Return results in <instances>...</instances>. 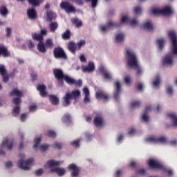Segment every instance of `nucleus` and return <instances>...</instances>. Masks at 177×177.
<instances>
[{
	"mask_svg": "<svg viewBox=\"0 0 177 177\" xmlns=\"http://www.w3.org/2000/svg\"><path fill=\"white\" fill-rule=\"evenodd\" d=\"M126 60L127 66L136 70V75L142 74V69L138 64L136 54L130 49H126Z\"/></svg>",
	"mask_w": 177,
	"mask_h": 177,
	"instance_id": "f257e3e1",
	"label": "nucleus"
},
{
	"mask_svg": "<svg viewBox=\"0 0 177 177\" xmlns=\"http://www.w3.org/2000/svg\"><path fill=\"white\" fill-rule=\"evenodd\" d=\"M129 22H130V19L127 16H123L122 17V19L120 23L114 22L113 21H108V24H106V26H101V31L106 32L107 31H109L112 28L120 27L122 24H129Z\"/></svg>",
	"mask_w": 177,
	"mask_h": 177,
	"instance_id": "f03ea898",
	"label": "nucleus"
},
{
	"mask_svg": "<svg viewBox=\"0 0 177 177\" xmlns=\"http://www.w3.org/2000/svg\"><path fill=\"white\" fill-rule=\"evenodd\" d=\"M81 95V91L80 90L72 91L71 93L66 92L65 96L63 97V104L64 106L67 107L71 104L72 100H77Z\"/></svg>",
	"mask_w": 177,
	"mask_h": 177,
	"instance_id": "7ed1b4c3",
	"label": "nucleus"
},
{
	"mask_svg": "<svg viewBox=\"0 0 177 177\" xmlns=\"http://www.w3.org/2000/svg\"><path fill=\"white\" fill-rule=\"evenodd\" d=\"M168 37L171 41L172 47H171V53L174 55H177V36L174 31L171 30L168 32Z\"/></svg>",
	"mask_w": 177,
	"mask_h": 177,
	"instance_id": "20e7f679",
	"label": "nucleus"
},
{
	"mask_svg": "<svg viewBox=\"0 0 177 177\" xmlns=\"http://www.w3.org/2000/svg\"><path fill=\"white\" fill-rule=\"evenodd\" d=\"M33 158H30V159H28L27 160H23V159H21L18 162V166L21 169L28 171L30 169L29 166L33 162Z\"/></svg>",
	"mask_w": 177,
	"mask_h": 177,
	"instance_id": "39448f33",
	"label": "nucleus"
},
{
	"mask_svg": "<svg viewBox=\"0 0 177 177\" xmlns=\"http://www.w3.org/2000/svg\"><path fill=\"white\" fill-rule=\"evenodd\" d=\"M53 73H54L55 77L59 81V84H60L61 86H63L64 85L63 80L64 79L66 75H65L63 71L60 68H55L53 70Z\"/></svg>",
	"mask_w": 177,
	"mask_h": 177,
	"instance_id": "423d86ee",
	"label": "nucleus"
},
{
	"mask_svg": "<svg viewBox=\"0 0 177 177\" xmlns=\"http://www.w3.org/2000/svg\"><path fill=\"white\" fill-rule=\"evenodd\" d=\"M53 53L56 59H67V55L64 52V50L60 46L55 47Z\"/></svg>",
	"mask_w": 177,
	"mask_h": 177,
	"instance_id": "0eeeda50",
	"label": "nucleus"
},
{
	"mask_svg": "<svg viewBox=\"0 0 177 177\" xmlns=\"http://www.w3.org/2000/svg\"><path fill=\"white\" fill-rule=\"evenodd\" d=\"M68 169L71 171V177H78L80 172L81 169L75 163H71L69 166H68Z\"/></svg>",
	"mask_w": 177,
	"mask_h": 177,
	"instance_id": "6e6552de",
	"label": "nucleus"
},
{
	"mask_svg": "<svg viewBox=\"0 0 177 177\" xmlns=\"http://www.w3.org/2000/svg\"><path fill=\"white\" fill-rule=\"evenodd\" d=\"M146 141L150 143H166L167 138L165 136H149L146 138Z\"/></svg>",
	"mask_w": 177,
	"mask_h": 177,
	"instance_id": "1a4fd4ad",
	"label": "nucleus"
},
{
	"mask_svg": "<svg viewBox=\"0 0 177 177\" xmlns=\"http://www.w3.org/2000/svg\"><path fill=\"white\" fill-rule=\"evenodd\" d=\"M148 166L151 169H163L164 166L159 160H156V159H149L148 160Z\"/></svg>",
	"mask_w": 177,
	"mask_h": 177,
	"instance_id": "9d476101",
	"label": "nucleus"
},
{
	"mask_svg": "<svg viewBox=\"0 0 177 177\" xmlns=\"http://www.w3.org/2000/svg\"><path fill=\"white\" fill-rule=\"evenodd\" d=\"M60 8L67 13L75 12V8L68 1H62Z\"/></svg>",
	"mask_w": 177,
	"mask_h": 177,
	"instance_id": "9b49d317",
	"label": "nucleus"
},
{
	"mask_svg": "<svg viewBox=\"0 0 177 177\" xmlns=\"http://www.w3.org/2000/svg\"><path fill=\"white\" fill-rule=\"evenodd\" d=\"M163 66H171L174 64V55L172 54H167L165 55L162 62Z\"/></svg>",
	"mask_w": 177,
	"mask_h": 177,
	"instance_id": "f8f14e48",
	"label": "nucleus"
},
{
	"mask_svg": "<svg viewBox=\"0 0 177 177\" xmlns=\"http://www.w3.org/2000/svg\"><path fill=\"white\" fill-rule=\"evenodd\" d=\"M121 93V84L119 81L115 82V91L113 92V99L116 101L119 100Z\"/></svg>",
	"mask_w": 177,
	"mask_h": 177,
	"instance_id": "ddd939ff",
	"label": "nucleus"
},
{
	"mask_svg": "<svg viewBox=\"0 0 177 177\" xmlns=\"http://www.w3.org/2000/svg\"><path fill=\"white\" fill-rule=\"evenodd\" d=\"M95 66L93 62H88V66H82L83 73H91L95 71Z\"/></svg>",
	"mask_w": 177,
	"mask_h": 177,
	"instance_id": "4468645a",
	"label": "nucleus"
},
{
	"mask_svg": "<svg viewBox=\"0 0 177 177\" xmlns=\"http://www.w3.org/2000/svg\"><path fill=\"white\" fill-rule=\"evenodd\" d=\"M14 145V140H8V138H4L1 145V147H6L9 151H11Z\"/></svg>",
	"mask_w": 177,
	"mask_h": 177,
	"instance_id": "2eb2a0df",
	"label": "nucleus"
},
{
	"mask_svg": "<svg viewBox=\"0 0 177 177\" xmlns=\"http://www.w3.org/2000/svg\"><path fill=\"white\" fill-rule=\"evenodd\" d=\"M94 125L95 127H101V126H103L104 124V119H103V116L102 114L99 113V114H97V116H95L94 118Z\"/></svg>",
	"mask_w": 177,
	"mask_h": 177,
	"instance_id": "dca6fc26",
	"label": "nucleus"
},
{
	"mask_svg": "<svg viewBox=\"0 0 177 177\" xmlns=\"http://www.w3.org/2000/svg\"><path fill=\"white\" fill-rule=\"evenodd\" d=\"M98 71H100V73L102 74V76L105 77L106 80H111V75L109 72L107 71L106 68L101 66H100V69H98Z\"/></svg>",
	"mask_w": 177,
	"mask_h": 177,
	"instance_id": "f3484780",
	"label": "nucleus"
},
{
	"mask_svg": "<svg viewBox=\"0 0 177 177\" xmlns=\"http://www.w3.org/2000/svg\"><path fill=\"white\" fill-rule=\"evenodd\" d=\"M37 89L40 92V95L42 97L48 96V92L46 91V86L44 84H38Z\"/></svg>",
	"mask_w": 177,
	"mask_h": 177,
	"instance_id": "a211bd4d",
	"label": "nucleus"
},
{
	"mask_svg": "<svg viewBox=\"0 0 177 177\" xmlns=\"http://www.w3.org/2000/svg\"><path fill=\"white\" fill-rule=\"evenodd\" d=\"M95 97L97 100H102L104 101H108L109 99V95L104 91H98L95 93Z\"/></svg>",
	"mask_w": 177,
	"mask_h": 177,
	"instance_id": "6ab92c4d",
	"label": "nucleus"
},
{
	"mask_svg": "<svg viewBox=\"0 0 177 177\" xmlns=\"http://www.w3.org/2000/svg\"><path fill=\"white\" fill-rule=\"evenodd\" d=\"M17 72H18V70L17 68H15L13 70V72L9 74V75L7 73H6L4 75H1L3 77V82L5 83L8 82L9 80V77L13 78Z\"/></svg>",
	"mask_w": 177,
	"mask_h": 177,
	"instance_id": "aec40b11",
	"label": "nucleus"
},
{
	"mask_svg": "<svg viewBox=\"0 0 177 177\" xmlns=\"http://www.w3.org/2000/svg\"><path fill=\"white\" fill-rule=\"evenodd\" d=\"M47 15V21L49 22H52L53 20H55L57 18V15L55 12H53L52 10H48L46 12Z\"/></svg>",
	"mask_w": 177,
	"mask_h": 177,
	"instance_id": "412c9836",
	"label": "nucleus"
},
{
	"mask_svg": "<svg viewBox=\"0 0 177 177\" xmlns=\"http://www.w3.org/2000/svg\"><path fill=\"white\" fill-rule=\"evenodd\" d=\"M50 171L52 173H57L59 176H62L66 173L65 169H62V167H55V169H51Z\"/></svg>",
	"mask_w": 177,
	"mask_h": 177,
	"instance_id": "4be33fe9",
	"label": "nucleus"
},
{
	"mask_svg": "<svg viewBox=\"0 0 177 177\" xmlns=\"http://www.w3.org/2000/svg\"><path fill=\"white\" fill-rule=\"evenodd\" d=\"M1 55H2L3 57H10V53L6 47L0 46V56Z\"/></svg>",
	"mask_w": 177,
	"mask_h": 177,
	"instance_id": "5701e85b",
	"label": "nucleus"
},
{
	"mask_svg": "<svg viewBox=\"0 0 177 177\" xmlns=\"http://www.w3.org/2000/svg\"><path fill=\"white\" fill-rule=\"evenodd\" d=\"M172 14H173V11L170 7L167 6L161 9V15L168 16Z\"/></svg>",
	"mask_w": 177,
	"mask_h": 177,
	"instance_id": "b1692460",
	"label": "nucleus"
},
{
	"mask_svg": "<svg viewBox=\"0 0 177 177\" xmlns=\"http://www.w3.org/2000/svg\"><path fill=\"white\" fill-rule=\"evenodd\" d=\"M151 110V107L150 106H145V113L142 115V119L144 122H148L149 121V117L147 115V113Z\"/></svg>",
	"mask_w": 177,
	"mask_h": 177,
	"instance_id": "393cba45",
	"label": "nucleus"
},
{
	"mask_svg": "<svg viewBox=\"0 0 177 177\" xmlns=\"http://www.w3.org/2000/svg\"><path fill=\"white\" fill-rule=\"evenodd\" d=\"M142 28L144 30H147L149 31H151L153 30V26L151 21H147L145 22L142 24Z\"/></svg>",
	"mask_w": 177,
	"mask_h": 177,
	"instance_id": "a878e982",
	"label": "nucleus"
},
{
	"mask_svg": "<svg viewBox=\"0 0 177 177\" xmlns=\"http://www.w3.org/2000/svg\"><path fill=\"white\" fill-rule=\"evenodd\" d=\"M68 48L72 54L75 55L77 50V45L73 41H70L68 45Z\"/></svg>",
	"mask_w": 177,
	"mask_h": 177,
	"instance_id": "bb28decb",
	"label": "nucleus"
},
{
	"mask_svg": "<svg viewBox=\"0 0 177 177\" xmlns=\"http://www.w3.org/2000/svg\"><path fill=\"white\" fill-rule=\"evenodd\" d=\"M167 117L171 119L173 122V125L177 127V114L174 113H168Z\"/></svg>",
	"mask_w": 177,
	"mask_h": 177,
	"instance_id": "cd10ccee",
	"label": "nucleus"
},
{
	"mask_svg": "<svg viewBox=\"0 0 177 177\" xmlns=\"http://www.w3.org/2000/svg\"><path fill=\"white\" fill-rule=\"evenodd\" d=\"M59 24L57 21H51L49 24V29L51 32H55L58 29Z\"/></svg>",
	"mask_w": 177,
	"mask_h": 177,
	"instance_id": "c85d7f7f",
	"label": "nucleus"
},
{
	"mask_svg": "<svg viewBox=\"0 0 177 177\" xmlns=\"http://www.w3.org/2000/svg\"><path fill=\"white\" fill-rule=\"evenodd\" d=\"M10 95L12 97L15 95L17 97H21L23 95V93L18 88H14L13 91L10 93Z\"/></svg>",
	"mask_w": 177,
	"mask_h": 177,
	"instance_id": "c756f323",
	"label": "nucleus"
},
{
	"mask_svg": "<svg viewBox=\"0 0 177 177\" xmlns=\"http://www.w3.org/2000/svg\"><path fill=\"white\" fill-rule=\"evenodd\" d=\"M37 49L41 53H46L47 50H46V45L43 43V41H39V43L37 45Z\"/></svg>",
	"mask_w": 177,
	"mask_h": 177,
	"instance_id": "7c9ffc66",
	"label": "nucleus"
},
{
	"mask_svg": "<svg viewBox=\"0 0 177 177\" xmlns=\"http://www.w3.org/2000/svg\"><path fill=\"white\" fill-rule=\"evenodd\" d=\"M49 100H50V102L52 103V104H53V105H58V104L59 102V98L57 97V96H56L55 95H50Z\"/></svg>",
	"mask_w": 177,
	"mask_h": 177,
	"instance_id": "2f4dec72",
	"label": "nucleus"
},
{
	"mask_svg": "<svg viewBox=\"0 0 177 177\" xmlns=\"http://www.w3.org/2000/svg\"><path fill=\"white\" fill-rule=\"evenodd\" d=\"M28 16L30 19H34L37 17L35 8H29L28 10Z\"/></svg>",
	"mask_w": 177,
	"mask_h": 177,
	"instance_id": "473e14b6",
	"label": "nucleus"
},
{
	"mask_svg": "<svg viewBox=\"0 0 177 177\" xmlns=\"http://www.w3.org/2000/svg\"><path fill=\"white\" fill-rule=\"evenodd\" d=\"M62 163V162H58L57 160H48V162H47V165L49 166L50 168H52L53 167H57L59 165H61Z\"/></svg>",
	"mask_w": 177,
	"mask_h": 177,
	"instance_id": "72a5a7b5",
	"label": "nucleus"
},
{
	"mask_svg": "<svg viewBox=\"0 0 177 177\" xmlns=\"http://www.w3.org/2000/svg\"><path fill=\"white\" fill-rule=\"evenodd\" d=\"M64 80L69 85H73V84L75 83V80L74 78H72L71 77L67 75H65Z\"/></svg>",
	"mask_w": 177,
	"mask_h": 177,
	"instance_id": "f704fd0d",
	"label": "nucleus"
},
{
	"mask_svg": "<svg viewBox=\"0 0 177 177\" xmlns=\"http://www.w3.org/2000/svg\"><path fill=\"white\" fill-rule=\"evenodd\" d=\"M156 44L158 46V48L160 50H162L164 48L165 40L163 38L157 39Z\"/></svg>",
	"mask_w": 177,
	"mask_h": 177,
	"instance_id": "c9c22d12",
	"label": "nucleus"
},
{
	"mask_svg": "<svg viewBox=\"0 0 177 177\" xmlns=\"http://www.w3.org/2000/svg\"><path fill=\"white\" fill-rule=\"evenodd\" d=\"M62 39L64 40H68L71 39V32L70 31V30H66V32H64L62 35Z\"/></svg>",
	"mask_w": 177,
	"mask_h": 177,
	"instance_id": "e433bc0d",
	"label": "nucleus"
},
{
	"mask_svg": "<svg viewBox=\"0 0 177 177\" xmlns=\"http://www.w3.org/2000/svg\"><path fill=\"white\" fill-rule=\"evenodd\" d=\"M44 0H28V2L33 7L39 6Z\"/></svg>",
	"mask_w": 177,
	"mask_h": 177,
	"instance_id": "4c0bfd02",
	"label": "nucleus"
},
{
	"mask_svg": "<svg viewBox=\"0 0 177 177\" xmlns=\"http://www.w3.org/2000/svg\"><path fill=\"white\" fill-rule=\"evenodd\" d=\"M32 37L35 41H38L39 42H42L44 39V37L40 34H37V33H33L32 35Z\"/></svg>",
	"mask_w": 177,
	"mask_h": 177,
	"instance_id": "58836bf2",
	"label": "nucleus"
},
{
	"mask_svg": "<svg viewBox=\"0 0 177 177\" xmlns=\"http://www.w3.org/2000/svg\"><path fill=\"white\" fill-rule=\"evenodd\" d=\"M45 46L46 48L52 49L54 46L53 40L51 39H46V43H45Z\"/></svg>",
	"mask_w": 177,
	"mask_h": 177,
	"instance_id": "ea45409f",
	"label": "nucleus"
},
{
	"mask_svg": "<svg viewBox=\"0 0 177 177\" xmlns=\"http://www.w3.org/2000/svg\"><path fill=\"white\" fill-rule=\"evenodd\" d=\"M72 24H73V25H75L76 28H80L82 26V22L77 18L72 19Z\"/></svg>",
	"mask_w": 177,
	"mask_h": 177,
	"instance_id": "a19ab883",
	"label": "nucleus"
},
{
	"mask_svg": "<svg viewBox=\"0 0 177 177\" xmlns=\"http://www.w3.org/2000/svg\"><path fill=\"white\" fill-rule=\"evenodd\" d=\"M0 14L3 17H5L8 14V9L6 6H3L0 7Z\"/></svg>",
	"mask_w": 177,
	"mask_h": 177,
	"instance_id": "79ce46f5",
	"label": "nucleus"
},
{
	"mask_svg": "<svg viewBox=\"0 0 177 177\" xmlns=\"http://www.w3.org/2000/svg\"><path fill=\"white\" fill-rule=\"evenodd\" d=\"M19 112H20V106L19 105H17L12 111V114L14 117H17L19 115Z\"/></svg>",
	"mask_w": 177,
	"mask_h": 177,
	"instance_id": "37998d69",
	"label": "nucleus"
},
{
	"mask_svg": "<svg viewBox=\"0 0 177 177\" xmlns=\"http://www.w3.org/2000/svg\"><path fill=\"white\" fill-rule=\"evenodd\" d=\"M124 35L123 33L118 34L116 35L115 40H116L117 42H122L124 41Z\"/></svg>",
	"mask_w": 177,
	"mask_h": 177,
	"instance_id": "c03bdc74",
	"label": "nucleus"
},
{
	"mask_svg": "<svg viewBox=\"0 0 177 177\" xmlns=\"http://www.w3.org/2000/svg\"><path fill=\"white\" fill-rule=\"evenodd\" d=\"M71 115L68 113H66L64 115L62 118V121L64 123H68V122H71Z\"/></svg>",
	"mask_w": 177,
	"mask_h": 177,
	"instance_id": "a18cd8bd",
	"label": "nucleus"
},
{
	"mask_svg": "<svg viewBox=\"0 0 177 177\" xmlns=\"http://www.w3.org/2000/svg\"><path fill=\"white\" fill-rule=\"evenodd\" d=\"M46 136L50 137V138H56V133L55 131L53 130H48L47 131V132L46 133Z\"/></svg>",
	"mask_w": 177,
	"mask_h": 177,
	"instance_id": "49530a36",
	"label": "nucleus"
},
{
	"mask_svg": "<svg viewBox=\"0 0 177 177\" xmlns=\"http://www.w3.org/2000/svg\"><path fill=\"white\" fill-rule=\"evenodd\" d=\"M151 13L153 15H162V9L153 8L151 10Z\"/></svg>",
	"mask_w": 177,
	"mask_h": 177,
	"instance_id": "de8ad7c7",
	"label": "nucleus"
},
{
	"mask_svg": "<svg viewBox=\"0 0 177 177\" xmlns=\"http://www.w3.org/2000/svg\"><path fill=\"white\" fill-rule=\"evenodd\" d=\"M140 106V101H133L131 103V109H136Z\"/></svg>",
	"mask_w": 177,
	"mask_h": 177,
	"instance_id": "09e8293b",
	"label": "nucleus"
},
{
	"mask_svg": "<svg viewBox=\"0 0 177 177\" xmlns=\"http://www.w3.org/2000/svg\"><path fill=\"white\" fill-rule=\"evenodd\" d=\"M5 74H7V70L3 64H0V75H4Z\"/></svg>",
	"mask_w": 177,
	"mask_h": 177,
	"instance_id": "8fccbe9b",
	"label": "nucleus"
},
{
	"mask_svg": "<svg viewBox=\"0 0 177 177\" xmlns=\"http://www.w3.org/2000/svg\"><path fill=\"white\" fill-rule=\"evenodd\" d=\"M41 141V137H38L36 138L35 140V145H34V149H37L39 147V145L40 144Z\"/></svg>",
	"mask_w": 177,
	"mask_h": 177,
	"instance_id": "3c124183",
	"label": "nucleus"
},
{
	"mask_svg": "<svg viewBox=\"0 0 177 177\" xmlns=\"http://www.w3.org/2000/svg\"><path fill=\"white\" fill-rule=\"evenodd\" d=\"M160 84V77L157 76L156 80L153 82V86L154 87H158Z\"/></svg>",
	"mask_w": 177,
	"mask_h": 177,
	"instance_id": "603ef678",
	"label": "nucleus"
},
{
	"mask_svg": "<svg viewBox=\"0 0 177 177\" xmlns=\"http://www.w3.org/2000/svg\"><path fill=\"white\" fill-rule=\"evenodd\" d=\"M133 12L136 14V15H140L141 14L142 12V9L140 6H136L133 9Z\"/></svg>",
	"mask_w": 177,
	"mask_h": 177,
	"instance_id": "864d4df0",
	"label": "nucleus"
},
{
	"mask_svg": "<svg viewBox=\"0 0 177 177\" xmlns=\"http://www.w3.org/2000/svg\"><path fill=\"white\" fill-rule=\"evenodd\" d=\"M49 148V145L48 144H42L40 145L39 149L41 151H45Z\"/></svg>",
	"mask_w": 177,
	"mask_h": 177,
	"instance_id": "5fc2aeb1",
	"label": "nucleus"
},
{
	"mask_svg": "<svg viewBox=\"0 0 177 177\" xmlns=\"http://www.w3.org/2000/svg\"><path fill=\"white\" fill-rule=\"evenodd\" d=\"M71 145L77 148L80 147V140H75V141H72L71 142Z\"/></svg>",
	"mask_w": 177,
	"mask_h": 177,
	"instance_id": "6e6d98bb",
	"label": "nucleus"
},
{
	"mask_svg": "<svg viewBox=\"0 0 177 177\" xmlns=\"http://www.w3.org/2000/svg\"><path fill=\"white\" fill-rule=\"evenodd\" d=\"M21 97H15L12 100L13 103L16 105V106H19V104L21 103Z\"/></svg>",
	"mask_w": 177,
	"mask_h": 177,
	"instance_id": "4d7b16f0",
	"label": "nucleus"
},
{
	"mask_svg": "<svg viewBox=\"0 0 177 177\" xmlns=\"http://www.w3.org/2000/svg\"><path fill=\"white\" fill-rule=\"evenodd\" d=\"M73 85L77 87H81L82 86V81L81 80L77 81L75 80V83H73Z\"/></svg>",
	"mask_w": 177,
	"mask_h": 177,
	"instance_id": "13d9d810",
	"label": "nucleus"
},
{
	"mask_svg": "<svg viewBox=\"0 0 177 177\" xmlns=\"http://www.w3.org/2000/svg\"><path fill=\"white\" fill-rule=\"evenodd\" d=\"M86 44L84 40H80V42H77V48H79V50L81 49V48L84 46Z\"/></svg>",
	"mask_w": 177,
	"mask_h": 177,
	"instance_id": "bf43d9fd",
	"label": "nucleus"
},
{
	"mask_svg": "<svg viewBox=\"0 0 177 177\" xmlns=\"http://www.w3.org/2000/svg\"><path fill=\"white\" fill-rule=\"evenodd\" d=\"M124 83H126L127 85H129L131 84V77L129 75L124 77Z\"/></svg>",
	"mask_w": 177,
	"mask_h": 177,
	"instance_id": "052dcab7",
	"label": "nucleus"
},
{
	"mask_svg": "<svg viewBox=\"0 0 177 177\" xmlns=\"http://www.w3.org/2000/svg\"><path fill=\"white\" fill-rule=\"evenodd\" d=\"M91 1V8H95L97 5L98 0H90Z\"/></svg>",
	"mask_w": 177,
	"mask_h": 177,
	"instance_id": "680f3d73",
	"label": "nucleus"
},
{
	"mask_svg": "<svg viewBox=\"0 0 177 177\" xmlns=\"http://www.w3.org/2000/svg\"><path fill=\"white\" fill-rule=\"evenodd\" d=\"M167 93L169 95H171L173 94V88L171 86H167Z\"/></svg>",
	"mask_w": 177,
	"mask_h": 177,
	"instance_id": "e2e57ef3",
	"label": "nucleus"
},
{
	"mask_svg": "<svg viewBox=\"0 0 177 177\" xmlns=\"http://www.w3.org/2000/svg\"><path fill=\"white\" fill-rule=\"evenodd\" d=\"M145 169H139V170H137L136 174L139 175H145Z\"/></svg>",
	"mask_w": 177,
	"mask_h": 177,
	"instance_id": "0e129e2a",
	"label": "nucleus"
},
{
	"mask_svg": "<svg viewBox=\"0 0 177 177\" xmlns=\"http://www.w3.org/2000/svg\"><path fill=\"white\" fill-rule=\"evenodd\" d=\"M54 147L57 149H61L62 147V144H60V142H55L54 144Z\"/></svg>",
	"mask_w": 177,
	"mask_h": 177,
	"instance_id": "69168bd1",
	"label": "nucleus"
},
{
	"mask_svg": "<svg viewBox=\"0 0 177 177\" xmlns=\"http://www.w3.org/2000/svg\"><path fill=\"white\" fill-rule=\"evenodd\" d=\"M36 109H37V106H36L35 104L30 105V106H29V111H30V112H32V111H35Z\"/></svg>",
	"mask_w": 177,
	"mask_h": 177,
	"instance_id": "338daca9",
	"label": "nucleus"
},
{
	"mask_svg": "<svg viewBox=\"0 0 177 177\" xmlns=\"http://www.w3.org/2000/svg\"><path fill=\"white\" fill-rule=\"evenodd\" d=\"M28 47H29L30 49H32V48H35V44L32 41V40L28 41Z\"/></svg>",
	"mask_w": 177,
	"mask_h": 177,
	"instance_id": "774afa93",
	"label": "nucleus"
}]
</instances>
